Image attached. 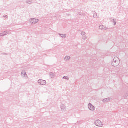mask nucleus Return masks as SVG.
Here are the masks:
<instances>
[{
    "instance_id": "f257e3e1",
    "label": "nucleus",
    "mask_w": 128,
    "mask_h": 128,
    "mask_svg": "<svg viewBox=\"0 0 128 128\" xmlns=\"http://www.w3.org/2000/svg\"><path fill=\"white\" fill-rule=\"evenodd\" d=\"M120 64V58L118 57H115L113 60V62L112 63V66H118Z\"/></svg>"
},
{
    "instance_id": "f03ea898",
    "label": "nucleus",
    "mask_w": 128,
    "mask_h": 128,
    "mask_svg": "<svg viewBox=\"0 0 128 128\" xmlns=\"http://www.w3.org/2000/svg\"><path fill=\"white\" fill-rule=\"evenodd\" d=\"M94 124L96 126H98L99 128H102V126H104L102 122L100 120H96Z\"/></svg>"
},
{
    "instance_id": "7ed1b4c3",
    "label": "nucleus",
    "mask_w": 128,
    "mask_h": 128,
    "mask_svg": "<svg viewBox=\"0 0 128 128\" xmlns=\"http://www.w3.org/2000/svg\"><path fill=\"white\" fill-rule=\"evenodd\" d=\"M39 21H40V20H36V19L34 18H32L30 20V24H38Z\"/></svg>"
},
{
    "instance_id": "20e7f679",
    "label": "nucleus",
    "mask_w": 128,
    "mask_h": 128,
    "mask_svg": "<svg viewBox=\"0 0 128 128\" xmlns=\"http://www.w3.org/2000/svg\"><path fill=\"white\" fill-rule=\"evenodd\" d=\"M38 84L40 86H46V81L42 80H38Z\"/></svg>"
},
{
    "instance_id": "39448f33",
    "label": "nucleus",
    "mask_w": 128,
    "mask_h": 128,
    "mask_svg": "<svg viewBox=\"0 0 128 128\" xmlns=\"http://www.w3.org/2000/svg\"><path fill=\"white\" fill-rule=\"evenodd\" d=\"M88 108L90 110L94 111L95 110L94 106L92 104H88Z\"/></svg>"
},
{
    "instance_id": "423d86ee",
    "label": "nucleus",
    "mask_w": 128,
    "mask_h": 128,
    "mask_svg": "<svg viewBox=\"0 0 128 128\" xmlns=\"http://www.w3.org/2000/svg\"><path fill=\"white\" fill-rule=\"evenodd\" d=\"M8 31H3L2 33H0V36H5L8 35Z\"/></svg>"
},
{
    "instance_id": "0eeeda50",
    "label": "nucleus",
    "mask_w": 128,
    "mask_h": 128,
    "mask_svg": "<svg viewBox=\"0 0 128 128\" xmlns=\"http://www.w3.org/2000/svg\"><path fill=\"white\" fill-rule=\"evenodd\" d=\"M110 100V98H104L102 100V102L104 104H106V102H108Z\"/></svg>"
},
{
    "instance_id": "6e6552de",
    "label": "nucleus",
    "mask_w": 128,
    "mask_h": 128,
    "mask_svg": "<svg viewBox=\"0 0 128 128\" xmlns=\"http://www.w3.org/2000/svg\"><path fill=\"white\" fill-rule=\"evenodd\" d=\"M50 78H54L56 75H54V74L53 72H50L49 74Z\"/></svg>"
},
{
    "instance_id": "1a4fd4ad",
    "label": "nucleus",
    "mask_w": 128,
    "mask_h": 128,
    "mask_svg": "<svg viewBox=\"0 0 128 128\" xmlns=\"http://www.w3.org/2000/svg\"><path fill=\"white\" fill-rule=\"evenodd\" d=\"M59 36L62 38H66V34H59Z\"/></svg>"
},
{
    "instance_id": "9d476101",
    "label": "nucleus",
    "mask_w": 128,
    "mask_h": 128,
    "mask_svg": "<svg viewBox=\"0 0 128 128\" xmlns=\"http://www.w3.org/2000/svg\"><path fill=\"white\" fill-rule=\"evenodd\" d=\"M22 76H24V77L25 78L26 76H28V74H26V71L22 72Z\"/></svg>"
},
{
    "instance_id": "9b49d317",
    "label": "nucleus",
    "mask_w": 128,
    "mask_h": 128,
    "mask_svg": "<svg viewBox=\"0 0 128 128\" xmlns=\"http://www.w3.org/2000/svg\"><path fill=\"white\" fill-rule=\"evenodd\" d=\"M70 60V56H66L64 58V60H66V62H68V60Z\"/></svg>"
},
{
    "instance_id": "f8f14e48",
    "label": "nucleus",
    "mask_w": 128,
    "mask_h": 128,
    "mask_svg": "<svg viewBox=\"0 0 128 128\" xmlns=\"http://www.w3.org/2000/svg\"><path fill=\"white\" fill-rule=\"evenodd\" d=\"M66 106H64V104H62L61 106V110H66Z\"/></svg>"
},
{
    "instance_id": "ddd939ff",
    "label": "nucleus",
    "mask_w": 128,
    "mask_h": 128,
    "mask_svg": "<svg viewBox=\"0 0 128 128\" xmlns=\"http://www.w3.org/2000/svg\"><path fill=\"white\" fill-rule=\"evenodd\" d=\"M26 2L28 4H32V0H28V1Z\"/></svg>"
},
{
    "instance_id": "4468645a",
    "label": "nucleus",
    "mask_w": 128,
    "mask_h": 128,
    "mask_svg": "<svg viewBox=\"0 0 128 128\" xmlns=\"http://www.w3.org/2000/svg\"><path fill=\"white\" fill-rule=\"evenodd\" d=\"M112 22L113 24H114V26H116V20L114 19L113 20H112Z\"/></svg>"
},
{
    "instance_id": "2eb2a0df",
    "label": "nucleus",
    "mask_w": 128,
    "mask_h": 128,
    "mask_svg": "<svg viewBox=\"0 0 128 128\" xmlns=\"http://www.w3.org/2000/svg\"><path fill=\"white\" fill-rule=\"evenodd\" d=\"M62 78L63 80H70V78L68 76H64Z\"/></svg>"
},
{
    "instance_id": "dca6fc26",
    "label": "nucleus",
    "mask_w": 128,
    "mask_h": 128,
    "mask_svg": "<svg viewBox=\"0 0 128 128\" xmlns=\"http://www.w3.org/2000/svg\"><path fill=\"white\" fill-rule=\"evenodd\" d=\"M104 25H102V26H99L100 30H104Z\"/></svg>"
},
{
    "instance_id": "f3484780",
    "label": "nucleus",
    "mask_w": 128,
    "mask_h": 128,
    "mask_svg": "<svg viewBox=\"0 0 128 128\" xmlns=\"http://www.w3.org/2000/svg\"><path fill=\"white\" fill-rule=\"evenodd\" d=\"M94 18H96V16H98V14H96V12H94Z\"/></svg>"
},
{
    "instance_id": "a211bd4d",
    "label": "nucleus",
    "mask_w": 128,
    "mask_h": 128,
    "mask_svg": "<svg viewBox=\"0 0 128 128\" xmlns=\"http://www.w3.org/2000/svg\"><path fill=\"white\" fill-rule=\"evenodd\" d=\"M128 94H124V98H128Z\"/></svg>"
},
{
    "instance_id": "6ab92c4d",
    "label": "nucleus",
    "mask_w": 128,
    "mask_h": 128,
    "mask_svg": "<svg viewBox=\"0 0 128 128\" xmlns=\"http://www.w3.org/2000/svg\"><path fill=\"white\" fill-rule=\"evenodd\" d=\"M88 38V37L86 36H82V40H86Z\"/></svg>"
},
{
    "instance_id": "aec40b11",
    "label": "nucleus",
    "mask_w": 128,
    "mask_h": 128,
    "mask_svg": "<svg viewBox=\"0 0 128 128\" xmlns=\"http://www.w3.org/2000/svg\"><path fill=\"white\" fill-rule=\"evenodd\" d=\"M82 36H86V32H82L81 34Z\"/></svg>"
},
{
    "instance_id": "412c9836",
    "label": "nucleus",
    "mask_w": 128,
    "mask_h": 128,
    "mask_svg": "<svg viewBox=\"0 0 128 128\" xmlns=\"http://www.w3.org/2000/svg\"><path fill=\"white\" fill-rule=\"evenodd\" d=\"M2 56H8V53H3L2 54Z\"/></svg>"
},
{
    "instance_id": "4be33fe9",
    "label": "nucleus",
    "mask_w": 128,
    "mask_h": 128,
    "mask_svg": "<svg viewBox=\"0 0 128 128\" xmlns=\"http://www.w3.org/2000/svg\"><path fill=\"white\" fill-rule=\"evenodd\" d=\"M103 30H108V28H106V27H104V26Z\"/></svg>"
},
{
    "instance_id": "5701e85b",
    "label": "nucleus",
    "mask_w": 128,
    "mask_h": 128,
    "mask_svg": "<svg viewBox=\"0 0 128 128\" xmlns=\"http://www.w3.org/2000/svg\"><path fill=\"white\" fill-rule=\"evenodd\" d=\"M5 18H8V16H5Z\"/></svg>"
},
{
    "instance_id": "b1692460",
    "label": "nucleus",
    "mask_w": 128,
    "mask_h": 128,
    "mask_svg": "<svg viewBox=\"0 0 128 128\" xmlns=\"http://www.w3.org/2000/svg\"><path fill=\"white\" fill-rule=\"evenodd\" d=\"M3 34H6V33H3Z\"/></svg>"
}]
</instances>
